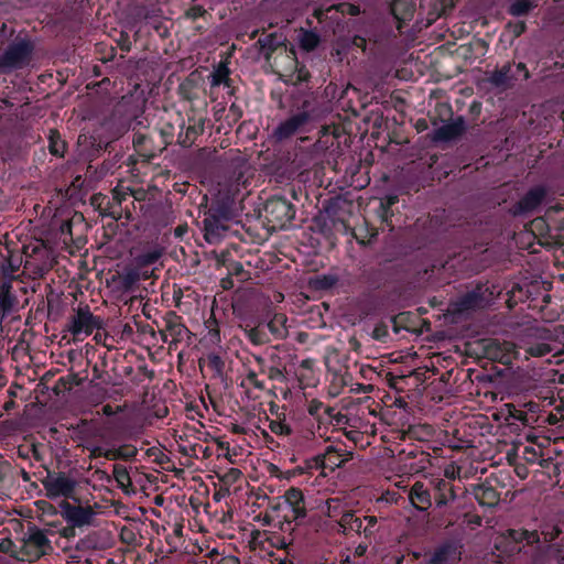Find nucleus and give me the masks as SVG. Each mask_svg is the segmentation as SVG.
Returning <instances> with one entry per match:
<instances>
[{
    "instance_id": "1",
    "label": "nucleus",
    "mask_w": 564,
    "mask_h": 564,
    "mask_svg": "<svg viewBox=\"0 0 564 564\" xmlns=\"http://www.w3.org/2000/svg\"><path fill=\"white\" fill-rule=\"evenodd\" d=\"M322 112L321 105L313 98L296 100L290 115L272 130V138L276 142H285L296 135L310 132Z\"/></svg>"
},
{
    "instance_id": "2",
    "label": "nucleus",
    "mask_w": 564,
    "mask_h": 564,
    "mask_svg": "<svg viewBox=\"0 0 564 564\" xmlns=\"http://www.w3.org/2000/svg\"><path fill=\"white\" fill-rule=\"evenodd\" d=\"M155 131L161 138L163 150L173 143L182 148H191L197 138L204 132V122L195 117L185 119L180 112L172 120L160 121Z\"/></svg>"
},
{
    "instance_id": "3",
    "label": "nucleus",
    "mask_w": 564,
    "mask_h": 564,
    "mask_svg": "<svg viewBox=\"0 0 564 564\" xmlns=\"http://www.w3.org/2000/svg\"><path fill=\"white\" fill-rule=\"evenodd\" d=\"M260 55L272 66L284 72L299 70L296 51L288 45V37H258Z\"/></svg>"
},
{
    "instance_id": "4",
    "label": "nucleus",
    "mask_w": 564,
    "mask_h": 564,
    "mask_svg": "<svg viewBox=\"0 0 564 564\" xmlns=\"http://www.w3.org/2000/svg\"><path fill=\"white\" fill-rule=\"evenodd\" d=\"M0 54V73L8 75L29 67L32 63L35 45L30 37H17Z\"/></svg>"
},
{
    "instance_id": "5",
    "label": "nucleus",
    "mask_w": 564,
    "mask_h": 564,
    "mask_svg": "<svg viewBox=\"0 0 564 564\" xmlns=\"http://www.w3.org/2000/svg\"><path fill=\"white\" fill-rule=\"evenodd\" d=\"M24 269L34 278H43L55 264L53 250L43 241L23 246Z\"/></svg>"
},
{
    "instance_id": "6",
    "label": "nucleus",
    "mask_w": 564,
    "mask_h": 564,
    "mask_svg": "<svg viewBox=\"0 0 564 564\" xmlns=\"http://www.w3.org/2000/svg\"><path fill=\"white\" fill-rule=\"evenodd\" d=\"M229 212L223 205H212L202 221L204 239L209 245H218L230 230Z\"/></svg>"
},
{
    "instance_id": "7",
    "label": "nucleus",
    "mask_w": 564,
    "mask_h": 564,
    "mask_svg": "<svg viewBox=\"0 0 564 564\" xmlns=\"http://www.w3.org/2000/svg\"><path fill=\"white\" fill-rule=\"evenodd\" d=\"M263 215L270 229H284L295 217V206L286 197L273 195L264 203Z\"/></svg>"
},
{
    "instance_id": "8",
    "label": "nucleus",
    "mask_w": 564,
    "mask_h": 564,
    "mask_svg": "<svg viewBox=\"0 0 564 564\" xmlns=\"http://www.w3.org/2000/svg\"><path fill=\"white\" fill-rule=\"evenodd\" d=\"M53 551L54 547L44 531L36 527H32L23 539V544L19 552L20 555H17L15 557L19 561L33 563L42 556L53 553Z\"/></svg>"
},
{
    "instance_id": "9",
    "label": "nucleus",
    "mask_w": 564,
    "mask_h": 564,
    "mask_svg": "<svg viewBox=\"0 0 564 564\" xmlns=\"http://www.w3.org/2000/svg\"><path fill=\"white\" fill-rule=\"evenodd\" d=\"M102 327V319L99 316L94 315L88 305L78 306L75 314L72 316L68 325V330L72 333L75 339H82L80 337H87L94 333V330Z\"/></svg>"
},
{
    "instance_id": "10",
    "label": "nucleus",
    "mask_w": 564,
    "mask_h": 564,
    "mask_svg": "<svg viewBox=\"0 0 564 564\" xmlns=\"http://www.w3.org/2000/svg\"><path fill=\"white\" fill-rule=\"evenodd\" d=\"M42 485L46 490V496L50 499L63 497L65 499L74 498L77 482L72 477L63 471L51 474L42 480Z\"/></svg>"
},
{
    "instance_id": "11",
    "label": "nucleus",
    "mask_w": 564,
    "mask_h": 564,
    "mask_svg": "<svg viewBox=\"0 0 564 564\" xmlns=\"http://www.w3.org/2000/svg\"><path fill=\"white\" fill-rule=\"evenodd\" d=\"M283 505L279 503L275 509H286L284 513L285 520L291 523L292 521H302L307 516L305 506L304 494L300 488L291 487L283 495Z\"/></svg>"
},
{
    "instance_id": "12",
    "label": "nucleus",
    "mask_w": 564,
    "mask_h": 564,
    "mask_svg": "<svg viewBox=\"0 0 564 564\" xmlns=\"http://www.w3.org/2000/svg\"><path fill=\"white\" fill-rule=\"evenodd\" d=\"M474 41L469 43L457 44L456 42H447L441 48L444 50L448 55L463 58L465 62L475 59L484 55L487 51L489 42L482 37H473Z\"/></svg>"
},
{
    "instance_id": "13",
    "label": "nucleus",
    "mask_w": 564,
    "mask_h": 564,
    "mask_svg": "<svg viewBox=\"0 0 564 564\" xmlns=\"http://www.w3.org/2000/svg\"><path fill=\"white\" fill-rule=\"evenodd\" d=\"M517 356L516 346L510 341L490 339L482 344V357L501 365H511Z\"/></svg>"
},
{
    "instance_id": "14",
    "label": "nucleus",
    "mask_w": 564,
    "mask_h": 564,
    "mask_svg": "<svg viewBox=\"0 0 564 564\" xmlns=\"http://www.w3.org/2000/svg\"><path fill=\"white\" fill-rule=\"evenodd\" d=\"M547 191L543 185L531 187L512 207L513 215L524 216L538 210L542 205Z\"/></svg>"
},
{
    "instance_id": "15",
    "label": "nucleus",
    "mask_w": 564,
    "mask_h": 564,
    "mask_svg": "<svg viewBox=\"0 0 564 564\" xmlns=\"http://www.w3.org/2000/svg\"><path fill=\"white\" fill-rule=\"evenodd\" d=\"M63 519L74 528H82L91 523L95 511L90 506H74L67 500L59 503Z\"/></svg>"
},
{
    "instance_id": "16",
    "label": "nucleus",
    "mask_w": 564,
    "mask_h": 564,
    "mask_svg": "<svg viewBox=\"0 0 564 564\" xmlns=\"http://www.w3.org/2000/svg\"><path fill=\"white\" fill-rule=\"evenodd\" d=\"M462 549L458 541L446 540L434 549L426 564H456L462 558Z\"/></svg>"
},
{
    "instance_id": "17",
    "label": "nucleus",
    "mask_w": 564,
    "mask_h": 564,
    "mask_svg": "<svg viewBox=\"0 0 564 564\" xmlns=\"http://www.w3.org/2000/svg\"><path fill=\"white\" fill-rule=\"evenodd\" d=\"M100 436L105 444L115 446L116 443L131 440L132 432L122 420H113L105 424Z\"/></svg>"
},
{
    "instance_id": "18",
    "label": "nucleus",
    "mask_w": 564,
    "mask_h": 564,
    "mask_svg": "<svg viewBox=\"0 0 564 564\" xmlns=\"http://www.w3.org/2000/svg\"><path fill=\"white\" fill-rule=\"evenodd\" d=\"M467 130L463 116H457L452 121L444 123L433 131L432 139L436 142H448L458 139Z\"/></svg>"
},
{
    "instance_id": "19",
    "label": "nucleus",
    "mask_w": 564,
    "mask_h": 564,
    "mask_svg": "<svg viewBox=\"0 0 564 564\" xmlns=\"http://www.w3.org/2000/svg\"><path fill=\"white\" fill-rule=\"evenodd\" d=\"M132 145L138 155L147 162L153 160L163 151L161 145H155L151 135L142 132L133 134Z\"/></svg>"
},
{
    "instance_id": "20",
    "label": "nucleus",
    "mask_w": 564,
    "mask_h": 564,
    "mask_svg": "<svg viewBox=\"0 0 564 564\" xmlns=\"http://www.w3.org/2000/svg\"><path fill=\"white\" fill-rule=\"evenodd\" d=\"M187 332V327L182 323V317L171 312L165 318V327L161 330V337L164 343H167L169 338H171V343H178L183 340Z\"/></svg>"
},
{
    "instance_id": "21",
    "label": "nucleus",
    "mask_w": 564,
    "mask_h": 564,
    "mask_svg": "<svg viewBox=\"0 0 564 564\" xmlns=\"http://www.w3.org/2000/svg\"><path fill=\"white\" fill-rule=\"evenodd\" d=\"M19 300L13 292L11 282H2L0 284V321L3 322L14 312L18 311Z\"/></svg>"
},
{
    "instance_id": "22",
    "label": "nucleus",
    "mask_w": 564,
    "mask_h": 564,
    "mask_svg": "<svg viewBox=\"0 0 564 564\" xmlns=\"http://www.w3.org/2000/svg\"><path fill=\"white\" fill-rule=\"evenodd\" d=\"M318 139L314 147L317 151H328L334 147L339 145L338 139L341 135V128L336 124H325L318 132Z\"/></svg>"
},
{
    "instance_id": "23",
    "label": "nucleus",
    "mask_w": 564,
    "mask_h": 564,
    "mask_svg": "<svg viewBox=\"0 0 564 564\" xmlns=\"http://www.w3.org/2000/svg\"><path fill=\"white\" fill-rule=\"evenodd\" d=\"M519 80V76L514 74L511 63L505 64L501 68H497L490 73L488 82L496 88H510Z\"/></svg>"
},
{
    "instance_id": "24",
    "label": "nucleus",
    "mask_w": 564,
    "mask_h": 564,
    "mask_svg": "<svg viewBox=\"0 0 564 564\" xmlns=\"http://www.w3.org/2000/svg\"><path fill=\"white\" fill-rule=\"evenodd\" d=\"M85 143H82V137H79V144L85 147L83 151L85 152V156L88 160H94L99 156L101 153L109 151L112 141L102 139L99 134L94 133L89 137H84Z\"/></svg>"
},
{
    "instance_id": "25",
    "label": "nucleus",
    "mask_w": 564,
    "mask_h": 564,
    "mask_svg": "<svg viewBox=\"0 0 564 564\" xmlns=\"http://www.w3.org/2000/svg\"><path fill=\"white\" fill-rule=\"evenodd\" d=\"M409 497L413 507L420 511H426L432 506V491L421 481L411 487Z\"/></svg>"
},
{
    "instance_id": "26",
    "label": "nucleus",
    "mask_w": 564,
    "mask_h": 564,
    "mask_svg": "<svg viewBox=\"0 0 564 564\" xmlns=\"http://www.w3.org/2000/svg\"><path fill=\"white\" fill-rule=\"evenodd\" d=\"M433 499L436 507L441 508L446 506L451 500H454L456 494L453 485L446 479H436L432 484Z\"/></svg>"
},
{
    "instance_id": "27",
    "label": "nucleus",
    "mask_w": 564,
    "mask_h": 564,
    "mask_svg": "<svg viewBox=\"0 0 564 564\" xmlns=\"http://www.w3.org/2000/svg\"><path fill=\"white\" fill-rule=\"evenodd\" d=\"M473 494L477 502L482 507H495L500 500V495L496 488L488 482H481L474 487Z\"/></svg>"
},
{
    "instance_id": "28",
    "label": "nucleus",
    "mask_w": 564,
    "mask_h": 564,
    "mask_svg": "<svg viewBox=\"0 0 564 564\" xmlns=\"http://www.w3.org/2000/svg\"><path fill=\"white\" fill-rule=\"evenodd\" d=\"M348 455L350 453L346 451L345 445H328L323 453V458L326 467L334 470L336 467H341L349 459Z\"/></svg>"
},
{
    "instance_id": "29",
    "label": "nucleus",
    "mask_w": 564,
    "mask_h": 564,
    "mask_svg": "<svg viewBox=\"0 0 564 564\" xmlns=\"http://www.w3.org/2000/svg\"><path fill=\"white\" fill-rule=\"evenodd\" d=\"M350 207H351V203L348 202L347 199L343 198L341 196L332 197L324 205V209H325L326 214L334 221L335 220L343 221L346 213H348V209Z\"/></svg>"
},
{
    "instance_id": "30",
    "label": "nucleus",
    "mask_w": 564,
    "mask_h": 564,
    "mask_svg": "<svg viewBox=\"0 0 564 564\" xmlns=\"http://www.w3.org/2000/svg\"><path fill=\"white\" fill-rule=\"evenodd\" d=\"M362 519L355 514L352 510H346L340 514L339 520L337 521L340 527V532L345 535H349L350 533H362Z\"/></svg>"
},
{
    "instance_id": "31",
    "label": "nucleus",
    "mask_w": 564,
    "mask_h": 564,
    "mask_svg": "<svg viewBox=\"0 0 564 564\" xmlns=\"http://www.w3.org/2000/svg\"><path fill=\"white\" fill-rule=\"evenodd\" d=\"M242 330L248 340L256 346L268 344L271 340L268 332H265L263 322H260L254 326L246 324L242 327Z\"/></svg>"
},
{
    "instance_id": "32",
    "label": "nucleus",
    "mask_w": 564,
    "mask_h": 564,
    "mask_svg": "<svg viewBox=\"0 0 564 564\" xmlns=\"http://www.w3.org/2000/svg\"><path fill=\"white\" fill-rule=\"evenodd\" d=\"M507 536L513 541L514 544L525 543L527 545H534L540 543V533L536 530L508 529Z\"/></svg>"
},
{
    "instance_id": "33",
    "label": "nucleus",
    "mask_w": 564,
    "mask_h": 564,
    "mask_svg": "<svg viewBox=\"0 0 564 564\" xmlns=\"http://www.w3.org/2000/svg\"><path fill=\"white\" fill-rule=\"evenodd\" d=\"M285 323L286 316L282 313H276L268 323L263 322V326L269 336H272L274 339H282L288 334Z\"/></svg>"
},
{
    "instance_id": "34",
    "label": "nucleus",
    "mask_w": 564,
    "mask_h": 564,
    "mask_svg": "<svg viewBox=\"0 0 564 564\" xmlns=\"http://www.w3.org/2000/svg\"><path fill=\"white\" fill-rule=\"evenodd\" d=\"M485 299L481 293V289L477 288L475 290L468 291L463 294L457 302L458 308L462 311L475 310L482 305Z\"/></svg>"
},
{
    "instance_id": "35",
    "label": "nucleus",
    "mask_w": 564,
    "mask_h": 564,
    "mask_svg": "<svg viewBox=\"0 0 564 564\" xmlns=\"http://www.w3.org/2000/svg\"><path fill=\"white\" fill-rule=\"evenodd\" d=\"M358 280L366 284L368 289L377 290L382 283L381 270L376 267H364L360 269Z\"/></svg>"
},
{
    "instance_id": "36",
    "label": "nucleus",
    "mask_w": 564,
    "mask_h": 564,
    "mask_svg": "<svg viewBox=\"0 0 564 564\" xmlns=\"http://www.w3.org/2000/svg\"><path fill=\"white\" fill-rule=\"evenodd\" d=\"M416 316L411 312H400L391 318L392 329L394 333L401 330L415 332Z\"/></svg>"
},
{
    "instance_id": "37",
    "label": "nucleus",
    "mask_w": 564,
    "mask_h": 564,
    "mask_svg": "<svg viewBox=\"0 0 564 564\" xmlns=\"http://www.w3.org/2000/svg\"><path fill=\"white\" fill-rule=\"evenodd\" d=\"M220 85L231 88L230 69L225 63H219L210 74V86L218 87Z\"/></svg>"
},
{
    "instance_id": "38",
    "label": "nucleus",
    "mask_w": 564,
    "mask_h": 564,
    "mask_svg": "<svg viewBox=\"0 0 564 564\" xmlns=\"http://www.w3.org/2000/svg\"><path fill=\"white\" fill-rule=\"evenodd\" d=\"M205 329L207 330L206 338L213 345H218L221 341L220 337V323L216 318L214 308H212L210 315L204 322Z\"/></svg>"
},
{
    "instance_id": "39",
    "label": "nucleus",
    "mask_w": 564,
    "mask_h": 564,
    "mask_svg": "<svg viewBox=\"0 0 564 564\" xmlns=\"http://www.w3.org/2000/svg\"><path fill=\"white\" fill-rule=\"evenodd\" d=\"M48 151L52 155L56 158H63L66 149L67 143L65 140L62 139L61 133L56 129H51L48 134Z\"/></svg>"
},
{
    "instance_id": "40",
    "label": "nucleus",
    "mask_w": 564,
    "mask_h": 564,
    "mask_svg": "<svg viewBox=\"0 0 564 564\" xmlns=\"http://www.w3.org/2000/svg\"><path fill=\"white\" fill-rule=\"evenodd\" d=\"M538 7V0H510L509 13L516 17L525 15Z\"/></svg>"
},
{
    "instance_id": "41",
    "label": "nucleus",
    "mask_w": 564,
    "mask_h": 564,
    "mask_svg": "<svg viewBox=\"0 0 564 564\" xmlns=\"http://www.w3.org/2000/svg\"><path fill=\"white\" fill-rule=\"evenodd\" d=\"M138 454V448L132 444H122L111 448V460H131Z\"/></svg>"
},
{
    "instance_id": "42",
    "label": "nucleus",
    "mask_w": 564,
    "mask_h": 564,
    "mask_svg": "<svg viewBox=\"0 0 564 564\" xmlns=\"http://www.w3.org/2000/svg\"><path fill=\"white\" fill-rule=\"evenodd\" d=\"M112 474L117 486L127 492V489L132 486V480L127 467L115 464Z\"/></svg>"
},
{
    "instance_id": "43",
    "label": "nucleus",
    "mask_w": 564,
    "mask_h": 564,
    "mask_svg": "<svg viewBox=\"0 0 564 564\" xmlns=\"http://www.w3.org/2000/svg\"><path fill=\"white\" fill-rule=\"evenodd\" d=\"M324 419L319 422L318 429L322 425L333 424L335 422L336 425L341 424L345 420V415L337 411L335 408L326 405L323 411Z\"/></svg>"
},
{
    "instance_id": "44",
    "label": "nucleus",
    "mask_w": 564,
    "mask_h": 564,
    "mask_svg": "<svg viewBox=\"0 0 564 564\" xmlns=\"http://www.w3.org/2000/svg\"><path fill=\"white\" fill-rule=\"evenodd\" d=\"M408 376L404 375H395L393 372H387L386 375V381L388 386L395 390L397 392H404L405 386L408 383Z\"/></svg>"
},
{
    "instance_id": "45",
    "label": "nucleus",
    "mask_w": 564,
    "mask_h": 564,
    "mask_svg": "<svg viewBox=\"0 0 564 564\" xmlns=\"http://www.w3.org/2000/svg\"><path fill=\"white\" fill-rule=\"evenodd\" d=\"M392 14L398 22H404L412 17V9L402 1H395L391 7Z\"/></svg>"
},
{
    "instance_id": "46",
    "label": "nucleus",
    "mask_w": 564,
    "mask_h": 564,
    "mask_svg": "<svg viewBox=\"0 0 564 564\" xmlns=\"http://www.w3.org/2000/svg\"><path fill=\"white\" fill-rule=\"evenodd\" d=\"M435 433V430L430 424H420L410 427V434L419 441H427Z\"/></svg>"
},
{
    "instance_id": "47",
    "label": "nucleus",
    "mask_w": 564,
    "mask_h": 564,
    "mask_svg": "<svg viewBox=\"0 0 564 564\" xmlns=\"http://www.w3.org/2000/svg\"><path fill=\"white\" fill-rule=\"evenodd\" d=\"M9 256L4 259L7 262V269H9L12 273L20 270V267L22 263L24 264V254L20 251L14 252L11 250H8Z\"/></svg>"
},
{
    "instance_id": "48",
    "label": "nucleus",
    "mask_w": 564,
    "mask_h": 564,
    "mask_svg": "<svg viewBox=\"0 0 564 564\" xmlns=\"http://www.w3.org/2000/svg\"><path fill=\"white\" fill-rule=\"evenodd\" d=\"M269 429L278 436H290L292 434V429L289 424L285 423L284 419L271 420L269 423Z\"/></svg>"
},
{
    "instance_id": "49",
    "label": "nucleus",
    "mask_w": 564,
    "mask_h": 564,
    "mask_svg": "<svg viewBox=\"0 0 564 564\" xmlns=\"http://www.w3.org/2000/svg\"><path fill=\"white\" fill-rule=\"evenodd\" d=\"M398 197L395 195H390V196H387L384 199L381 200L380 203V216L382 218V220L384 223L388 224V219L389 217H391L393 215L391 208L394 204L398 203Z\"/></svg>"
},
{
    "instance_id": "50",
    "label": "nucleus",
    "mask_w": 564,
    "mask_h": 564,
    "mask_svg": "<svg viewBox=\"0 0 564 564\" xmlns=\"http://www.w3.org/2000/svg\"><path fill=\"white\" fill-rule=\"evenodd\" d=\"M324 408H325V403H323L318 399H313L307 404L308 414L314 417V420L317 422L318 425H319V422L323 421V419H324V415H323Z\"/></svg>"
},
{
    "instance_id": "51",
    "label": "nucleus",
    "mask_w": 564,
    "mask_h": 564,
    "mask_svg": "<svg viewBox=\"0 0 564 564\" xmlns=\"http://www.w3.org/2000/svg\"><path fill=\"white\" fill-rule=\"evenodd\" d=\"M338 283V278L335 274H323L315 279L314 285L319 290H329Z\"/></svg>"
},
{
    "instance_id": "52",
    "label": "nucleus",
    "mask_w": 564,
    "mask_h": 564,
    "mask_svg": "<svg viewBox=\"0 0 564 564\" xmlns=\"http://www.w3.org/2000/svg\"><path fill=\"white\" fill-rule=\"evenodd\" d=\"M455 7V0H433L432 8L436 17L446 14Z\"/></svg>"
},
{
    "instance_id": "53",
    "label": "nucleus",
    "mask_w": 564,
    "mask_h": 564,
    "mask_svg": "<svg viewBox=\"0 0 564 564\" xmlns=\"http://www.w3.org/2000/svg\"><path fill=\"white\" fill-rule=\"evenodd\" d=\"M552 350L551 345L546 343H534L527 348V352L533 357H544Z\"/></svg>"
},
{
    "instance_id": "54",
    "label": "nucleus",
    "mask_w": 564,
    "mask_h": 564,
    "mask_svg": "<svg viewBox=\"0 0 564 564\" xmlns=\"http://www.w3.org/2000/svg\"><path fill=\"white\" fill-rule=\"evenodd\" d=\"M161 256H162V253L160 250L153 249V250L141 253L138 257V261L141 265H152V264H155L160 260Z\"/></svg>"
},
{
    "instance_id": "55",
    "label": "nucleus",
    "mask_w": 564,
    "mask_h": 564,
    "mask_svg": "<svg viewBox=\"0 0 564 564\" xmlns=\"http://www.w3.org/2000/svg\"><path fill=\"white\" fill-rule=\"evenodd\" d=\"M333 10L340 12L343 14H349V15H357L360 13L359 7L348 3V2H341L338 4L332 6L326 11L330 12Z\"/></svg>"
},
{
    "instance_id": "56",
    "label": "nucleus",
    "mask_w": 564,
    "mask_h": 564,
    "mask_svg": "<svg viewBox=\"0 0 564 564\" xmlns=\"http://www.w3.org/2000/svg\"><path fill=\"white\" fill-rule=\"evenodd\" d=\"M13 467L8 460H0V489L3 485L13 478Z\"/></svg>"
},
{
    "instance_id": "57",
    "label": "nucleus",
    "mask_w": 564,
    "mask_h": 564,
    "mask_svg": "<svg viewBox=\"0 0 564 564\" xmlns=\"http://www.w3.org/2000/svg\"><path fill=\"white\" fill-rule=\"evenodd\" d=\"M364 520L367 524L362 525V533L366 539H370L377 531L378 519L376 516H365Z\"/></svg>"
},
{
    "instance_id": "58",
    "label": "nucleus",
    "mask_w": 564,
    "mask_h": 564,
    "mask_svg": "<svg viewBox=\"0 0 564 564\" xmlns=\"http://www.w3.org/2000/svg\"><path fill=\"white\" fill-rule=\"evenodd\" d=\"M89 451V458H99L104 457L108 460H111V448H104L101 446H87L86 447Z\"/></svg>"
},
{
    "instance_id": "59",
    "label": "nucleus",
    "mask_w": 564,
    "mask_h": 564,
    "mask_svg": "<svg viewBox=\"0 0 564 564\" xmlns=\"http://www.w3.org/2000/svg\"><path fill=\"white\" fill-rule=\"evenodd\" d=\"M305 464H306V469L308 471L327 468L326 464H325V459L323 458V454H318V455L312 457L311 459H307L305 462Z\"/></svg>"
},
{
    "instance_id": "60",
    "label": "nucleus",
    "mask_w": 564,
    "mask_h": 564,
    "mask_svg": "<svg viewBox=\"0 0 564 564\" xmlns=\"http://www.w3.org/2000/svg\"><path fill=\"white\" fill-rule=\"evenodd\" d=\"M207 362H208V367L217 372H221L225 367V362H224L223 358L218 354H215V352L208 354Z\"/></svg>"
},
{
    "instance_id": "61",
    "label": "nucleus",
    "mask_w": 564,
    "mask_h": 564,
    "mask_svg": "<svg viewBox=\"0 0 564 564\" xmlns=\"http://www.w3.org/2000/svg\"><path fill=\"white\" fill-rule=\"evenodd\" d=\"M301 47L306 51L311 52L314 51L322 42L324 37H299Z\"/></svg>"
},
{
    "instance_id": "62",
    "label": "nucleus",
    "mask_w": 564,
    "mask_h": 564,
    "mask_svg": "<svg viewBox=\"0 0 564 564\" xmlns=\"http://www.w3.org/2000/svg\"><path fill=\"white\" fill-rule=\"evenodd\" d=\"M245 380L248 382V384L252 386L254 389H258L260 391L265 389L264 381L259 380L257 372L253 370L248 371Z\"/></svg>"
},
{
    "instance_id": "63",
    "label": "nucleus",
    "mask_w": 564,
    "mask_h": 564,
    "mask_svg": "<svg viewBox=\"0 0 564 564\" xmlns=\"http://www.w3.org/2000/svg\"><path fill=\"white\" fill-rule=\"evenodd\" d=\"M326 506H327V516L329 518H335L340 513L339 511V507H340V503H339V500L338 499H328L327 502H326Z\"/></svg>"
},
{
    "instance_id": "64",
    "label": "nucleus",
    "mask_w": 564,
    "mask_h": 564,
    "mask_svg": "<svg viewBox=\"0 0 564 564\" xmlns=\"http://www.w3.org/2000/svg\"><path fill=\"white\" fill-rule=\"evenodd\" d=\"M482 110V104L479 100H473L468 107V115L470 116L473 121H476Z\"/></svg>"
}]
</instances>
